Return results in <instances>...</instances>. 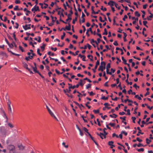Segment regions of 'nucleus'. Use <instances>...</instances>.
Returning <instances> with one entry per match:
<instances>
[{
    "label": "nucleus",
    "instance_id": "4c0bfd02",
    "mask_svg": "<svg viewBox=\"0 0 153 153\" xmlns=\"http://www.w3.org/2000/svg\"><path fill=\"white\" fill-rule=\"evenodd\" d=\"M7 36L8 37V39L12 41H13V39L7 33Z\"/></svg>",
    "mask_w": 153,
    "mask_h": 153
},
{
    "label": "nucleus",
    "instance_id": "680f3d73",
    "mask_svg": "<svg viewBox=\"0 0 153 153\" xmlns=\"http://www.w3.org/2000/svg\"><path fill=\"white\" fill-rule=\"evenodd\" d=\"M90 42L91 44H92L93 43H95V41H94L93 39H92L91 40Z\"/></svg>",
    "mask_w": 153,
    "mask_h": 153
},
{
    "label": "nucleus",
    "instance_id": "bb28decb",
    "mask_svg": "<svg viewBox=\"0 0 153 153\" xmlns=\"http://www.w3.org/2000/svg\"><path fill=\"white\" fill-rule=\"evenodd\" d=\"M62 145L64 146V147L65 148H68V145H65V142H63L62 143Z\"/></svg>",
    "mask_w": 153,
    "mask_h": 153
},
{
    "label": "nucleus",
    "instance_id": "c756f323",
    "mask_svg": "<svg viewBox=\"0 0 153 153\" xmlns=\"http://www.w3.org/2000/svg\"><path fill=\"white\" fill-rule=\"evenodd\" d=\"M121 58H122V60L123 61V63L125 64H127V62H126L127 61L126 59H124V57L123 56H122Z\"/></svg>",
    "mask_w": 153,
    "mask_h": 153
},
{
    "label": "nucleus",
    "instance_id": "c9c22d12",
    "mask_svg": "<svg viewBox=\"0 0 153 153\" xmlns=\"http://www.w3.org/2000/svg\"><path fill=\"white\" fill-rule=\"evenodd\" d=\"M91 84H88L87 85H86V89H88L89 88H91Z\"/></svg>",
    "mask_w": 153,
    "mask_h": 153
},
{
    "label": "nucleus",
    "instance_id": "412c9836",
    "mask_svg": "<svg viewBox=\"0 0 153 153\" xmlns=\"http://www.w3.org/2000/svg\"><path fill=\"white\" fill-rule=\"evenodd\" d=\"M137 129L139 131L138 132V133L137 134V136H139L140 135V134L141 133V130L139 127H137Z\"/></svg>",
    "mask_w": 153,
    "mask_h": 153
},
{
    "label": "nucleus",
    "instance_id": "1a4fd4ad",
    "mask_svg": "<svg viewBox=\"0 0 153 153\" xmlns=\"http://www.w3.org/2000/svg\"><path fill=\"white\" fill-rule=\"evenodd\" d=\"M114 142L113 141H110L108 142V145L110 146V148L112 149L113 147L115 146L113 145Z\"/></svg>",
    "mask_w": 153,
    "mask_h": 153
},
{
    "label": "nucleus",
    "instance_id": "4d7b16f0",
    "mask_svg": "<svg viewBox=\"0 0 153 153\" xmlns=\"http://www.w3.org/2000/svg\"><path fill=\"white\" fill-rule=\"evenodd\" d=\"M19 48L21 51L22 52L25 51L23 49L22 47L21 46H19Z\"/></svg>",
    "mask_w": 153,
    "mask_h": 153
},
{
    "label": "nucleus",
    "instance_id": "0e129e2a",
    "mask_svg": "<svg viewBox=\"0 0 153 153\" xmlns=\"http://www.w3.org/2000/svg\"><path fill=\"white\" fill-rule=\"evenodd\" d=\"M128 18V16L126 15H125L124 16V18H123V20L124 21H125V19H127Z\"/></svg>",
    "mask_w": 153,
    "mask_h": 153
},
{
    "label": "nucleus",
    "instance_id": "39448f33",
    "mask_svg": "<svg viewBox=\"0 0 153 153\" xmlns=\"http://www.w3.org/2000/svg\"><path fill=\"white\" fill-rule=\"evenodd\" d=\"M30 24H28V25H25L24 26H23L22 27L24 29L26 30H27L28 29H30L31 28L30 26Z\"/></svg>",
    "mask_w": 153,
    "mask_h": 153
},
{
    "label": "nucleus",
    "instance_id": "a211bd4d",
    "mask_svg": "<svg viewBox=\"0 0 153 153\" xmlns=\"http://www.w3.org/2000/svg\"><path fill=\"white\" fill-rule=\"evenodd\" d=\"M123 33L124 35V36L123 37L124 41L125 42L127 41V40L126 39V37L127 36V35L126 34V33L124 32H123Z\"/></svg>",
    "mask_w": 153,
    "mask_h": 153
},
{
    "label": "nucleus",
    "instance_id": "09e8293b",
    "mask_svg": "<svg viewBox=\"0 0 153 153\" xmlns=\"http://www.w3.org/2000/svg\"><path fill=\"white\" fill-rule=\"evenodd\" d=\"M100 40L99 38H97V42L95 41V43L98 45L99 43L100 42Z\"/></svg>",
    "mask_w": 153,
    "mask_h": 153
},
{
    "label": "nucleus",
    "instance_id": "a18cd8bd",
    "mask_svg": "<svg viewBox=\"0 0 153 153\" xmlns=\"http://www.w3.org/2000/svg\"><path fill=\"white\" fill-rule=\"evenodd\" d=\"M112 136L113 137H116L117 138H118L119 136L117 135L116 134L114 133L112 134Z\"/></svg>",
    "mask_w": 153,
    "mask_h": 153
},
{
    "label": "nucleus",
    "instance_id": "603ef678",
    "mask_svg": "<svg viewBox=\"0 0 153 153\" xmlns=\"http://www.w3.org/2000/svg\"><path fill=\"white\" fill-rule=\"evenodd\" d=\"M59 85H60L62 88H63L64 87V86L65 85V84L64 82H62L61 83H60L59 84Z\"/></svg>",
    "mask_w": 153,
    "mask_h": 153
},
{
    "label": "nucleus",
    "instance_id": "e433bc0d",
    "mask_svg": "<svg viewBox=\"0 0 153 153\" xmlns=\"http://www.w3.org/2000/svg\"><path fill=\"white\" fill-rule=\"evenodd\" d=\"M14 10H19L20 9L19 8V6L17 5H16L15 6V7L14 8Z\"/></svg>",
    "mask_w": 153,
    "mask_h": 153
},
{
    "label": "nucleus",
    "instance_id": "4be33fe9",
    "mask_svg": "<svg viewBox=\"0 0 153 153\" xmlns=\"http://www.w3.org/2000/svg\"><path fill=\"white\" fill-rule=\"evenodd\" d=\"M50 115H51V116L52 117H53L56 120H57V118L54 115V114H53V113L52 112L50 114Z\"/></svg>",
    "mask_w": 153,
    "mask_h": 153
},
{
    "label": "nucleus",
    "instance_id": "6e6552de",
    "mask_svg": "<svg viewBox=\"0 0 153 153\" xmlns=\"http://www.w3.org/2000/svg\"><path fill=\"white\" fill-rule=\"evenodd\" d=\"M8 149L9 150V151L11 150H13L15 149V146L13 145H10L7 147Z\"/></svg>",
    "mask_w": 153,
    "mask_h": 153
},
{
    "label": "nucleus",
    "instance_id": "052dcab7",
    "mask_svg": "<svg viewBox=\"0 0 153 153\" xmlns=\"http://www.w3.org/2000/svg\"><path fill=\"white\" fill-rule=\"evenodd\" d=\"M51 49L52 50L54 51H56L57 50V48H54L52 47H51Z\"/></svg>",
    "mask_w": 153,
    "mask_h": 153
},
{
    "label": "nucleus",
    "instance_id": "f257e3e1",
    "mask_svg": "<svg viewBox=\"0 0 153 153\" xmlns=\"http://www.w3.org/2000/svg\"><path fill=\"white\" fill-rule=\"evenodd\" d=\"M105 65L106 63L105 62H101L100 63V65L99 67L98 70L99 71H101L102 72L105 68Z\"/></svg>",
    "mask_w": 153,
    "mask_h": 153
},
{
    "label": "nucleus",
    "instance_id": "c85d7f7f",
    "mask_svg": "<svg viewBox=\"0 0 153 153\" xmlns=\"http://www.w3.org/2000/svg\"><path fill=\"white\" fill-rule=\"evenodd\" d=\"M56 0V1L55 3H54L53 2H52L51 3V4L50 5L51 6L53 7L54 4H55L56 5V2H57V0Z\"/></svg>",
    "mask_w": 153,
    "mask_h": 153
},
{
    "label": "nucleus",
    "instance_id": "f3484780",
    "mask_svg": "<svg viewBox=\"0 0 153 153\" xmlns=\"http://www.w3.org/2000/svg\"><path fill=\"white\" fill-rule=\"evenodd\" d=\"M100 65V62L99 60H97V61L96 62V65H95V66L94 67V69L95 70H96L98 67V65Z\"/></svg>",
    "mask_w": 153,
    "mask_h": 153
},
{
    "label": "nucleus",
    "instance_id": "72a5a7b5",
    "mask_svg": "<svg viewBox=\"0 0 153 153\" xmlns=\"http://www.w3.org/2000/svg\"><path fill=\"white\" fill-rule=\"evenodd\" d=\"M135 14L136 16H137L138 17L140 16V15L138 11H136L135 13Z\"/></svg>",
    "mask_w": 153,
    "mask_h": 153
},
{
    "label": "nucleus",
    "instance_id": "f8f14e48",
    "mask_svg": "<svg viewBox=\"0 0 153 153\" xmlns=\"http://www.w3.org/2000/svg\"><path fill=\"white\" fill-rule=\"evenodd\" d=\"M85 82L84 80H82V79L80 80V82H79V85L81 86H82L85 84Z\"/></svg>",
    "mask_w": 153,
    "mask_h": 153
},
{
    "label": "nucleus",
    "instance_id": "864d4df0",
    "mask_svg": "<svg viewBox=\"0 0 153 153\" xmlns=\"http://www.w3.org/2000/svg\"><path fill=\"white\" fill-rule=\"evenodd\" d=\"M138 18H136L134 19V20L133 22H132L133 24H135L136 23V21H138Z\"/></svg>",
    "mask_w": 153,
    "mask_h": 153
},
{
    "label": "nucleus",
    "instance_id": "e2e57ef3",
    "mask_svg": "<svg viewBox=\"0 0 153 153\" xmlns=\"http://www.w3.org/2000/svg\"><path fill=\"white\" fill-rule=\"evenodd\" d=\"M13 43H12V42L11 43V44H10V46H9V47L10 48H13Z\"/></svg>",
    "mask_w": 153,
    "mask_h": 153
},
{
    "label": "nucleus",
    "instance_id": "423d86ee",
    "mask_svg": "<svg viewBox=\"0 0 153 153\" xmlns=\"http://www.w3.org/2000/svg\"><path fill=\"white\" fill-rule=\"evenodd\" d=\"M68 85L69 86V88H72L73 89H74L75 88H78L79 86V85L78 84L76 85H74L73 86H72L71 84L69 83H68Z\"/></svg>",
    "mask_w": 153,
    "mask_h": 153
},
{
    "label": "nucleus",
    "instance_id": "f03ea898",
    "mask_svg": "<svg viewBox=\"0 0 153 153\" xmlns=\"http://www.w3.org/2000/svg\"><path fill=\"white\" fill-rule=\"evenodd\" d=\"M0 131L1 133L3 135L6 136V129L3 126L0 127Z\"/></svg>",
    "mask_w": 153,
    "mask_h": 153
},
{
    "label": "nucleus",
    "instance_id": "c03bdc74",
    "mask_svg": "<svg viewBox=\"0 0 153 153\" xmlns=\"http://www.w3.org/2000/svg\"><path fill=\"white\" fill-rule=\"evenodd\" d=\"M143 25L147 27H148V26L146 25V24L147 23V21H143Z\"/></svg>",
    "mask_w": 153,
    "mask_h": 153
},
{
    "label": "nucleus",
    "instance_id": "8fccbe9b",
    "mask_svg": "<svg viewBox=\"0 0 153 153\" xmlns=\"http://www.w3.org/2000/svg\"><path fill=\"white\" fill-rule=\"evenodd\" d=\"M121 133L122 134H124L126 136L127 135V132H125V131H122L121 132Z\"/></svg>",
    "mask_w": 153,
    "mask_h": 153
},
{
    "label": "nucleus",
    "instance_id": "9d476101",
    "mask_svg": "<svg viewBox=\"0 0 153 153\" xmlns=\"http://www.w3.org/2000/svg\"><path fill=\"white\" fill-rule=\"evenodd\" d=\"M68 26L67 25L66 26L65 28L64 29V30H71V26L70 24L69 23H68Z\"/></svg>",
    "mask_w": 153,
    "mask_h": 153
},
{
    "label": "nucleus",
    "instance_id": "f704fd0d",
    "mask_svg": "<svg viewBox=\"0 0 153 153\" xmlns=\"http://www.w3.org/2000/svg\"><path fill=\"white\" fill-rule=\"evenodd\" d=\"M146 143L147 144H149L151 142V140H149L148 138H147L146 139Z\"/></svg>",
    "mask_w": 153,
    "mask_h": 153
},
{
    "label": "nucleus",
    "instance_id": "49530a36",
    "mask_svg": "<svg viewBox=\"0 0 153 153\" xmlns=\"http://www.w3.org/2000/svg\"><path fill=\"white\" fill-rule=\"evenodd\" d=\"M77 17H75V18L72 21V23L73 24H75V22H76L77 20Z\"/></svg>",
    "mask_w": 153,
    "mask_h": 153
},
{
    "label": "nucleus",
    "instance_id": "dca6fc26",
    "mask_svg": "<svg viewBox=\"0 0 153 153\" xmlns=\"http://www.w3.org/2000/svg\"><path fill=\"white\" fill-rule=\"evenodd\" d=\"M97 135L100 136V138L102 139H103V136H104V135L103 133L100 132V134H99L98 133H97Z\"/></svg>",
    "mask_w": 153,
    "mask_h": 153
},
{
    "label": "nucleus",
    "instance_id": "6e6d98bb",
    "mask_svg": "<svg viewBox=\"0 0 153 153\" xmlns=\"http://www.w3.org/2000/svg\"><path fill=\"white\" fill-rule=\"evenodd\" d=\"M35 11H40V10L39 9V7L38 6H36V7L35 8Z\"/></svg>",
    "mask_w": 153,
    "mask_h": 153
},
{
    "label": "nucleus",
    "instance_id": "0eeeda50",
    "mask_svg": "<svg viewBox=\"0 0 153 153\" xmlns=\"http://www.w3.org/2000/svg\"><path fill=\"white\" fill-rule=\"evenodd\" d=\"M10 101L9 100H8V102H7V105L8 106V110L11 113H12V110L10 106Z\"/></svg>",
    "mask_w": 153,
    "mask_h": 153
},
{
    "label": "nucleus",
    "instance_id": "473e14b6",
    "mask_svg": "<svg viewBox=\"0 0 153 153\" xmlns=\"http://www.w3.org/2000/svg\"><path fill=\"white\" fill-rule=\"evenodd\" d=\"M46 108H47L49 113V114H50L52 112L50 110V109L47 106V105L46 104Z\"/></svg>",
    "mask_w": 153,
    "mask_h": 153
},
{
    "label": "nucleus",
    "instance_id": "2eb2a0df",
    "mask_svg": "<svg viewBox=\"0 0 153 153\" xmlns=\"http://www.w3.org/2000/svg\"><path fill=\"white\" fill-rule=\"evenodd\" d=\"M88 135L90 136V137L91 138V139L94 141V142L95 143V144L97 146H98V143L94 140V138L91 136V135L90 133H88Z\"/></svg>",
    "mask_w": 153,
    "mask_h": 153
},
{
    "label": "nucleus",
    "instance_id": "aec40b11",
    "mask_svg": "<svg viewBox=\"0 0 153 153\" xmlns=\"http://www.w3.org/2000/svg\"><path fill=\"white\" fill-rule=\"evenodd\" d=\"M18 147L19 148L20 150H23L25 147L23 146L22 145H18Z\"/></svg>",
    "mask_w": 153,
    "mask_h": 153
},
{
    "label": "nucleus",
    "instance_id": "13d9d810",
    "mask_svg": "<svg viewBox=\"0 0 153 153\" xmlns=\"http://www.w3.org/2000/svg\"><path fill=\"white\" fill-rule=\"evenodd\" d=\"M78 10L79 12L81 11V9L80 8V5L79 4H78Z\"/></svg>",
    "mask_w": 153,
    "mask_h": 153
},
{
    "label": "nucleus",
    "instance_id": "69168bd1",
    "mask_svg": "<svg viewBox=\"0 0 153 153\" xmlns=\"http://www.w3.org/2000/svg\"><path fill=\"white\" fill-rule=\"evenodd\" d=\"M108 125L111 126V127H113L115 125V124L114 123H110Z\"/></svg>",
    "mask_w": 153,
    "mask_h": 153
},
{
    "label": "nucleus",
    "instance_id": "58836bf2",
    "mask_svg": "<svg viewBox=\"0 0 153 153\" xmlns=\"http://www.w3.org/2000/svg\"><path fill=\"white\" fill-rule=\"evenodd\" d=\"M83 130L86 132L88 135V133H89L88 132V130L87 128H86L85 127H84L83 128Z\"/></svg>",
    "mask_w": 153,
    "mask_h": 153
},
{
    "label": "nucleus",
    "instance_id": "774afa93",
    "mask_svg": "<svg viewBox=\"0 0 153 153\" xmlns=\"http://www.w3.org/2000/svg\"><path fill=\"white\" fill-rule=\"evenodd\" d=\"M10 153H16L15 151V149L13 150H11L9 151Z\"/></svg>",
    "mask_w": 153,
    "mask_h": 153
},
{
    "label": "nucleus",
    "instance_id": "cd10ccee",
    "mask_svg": "<svg viewBox=\"0 0 153 153\" xmlns=\"http://www.w3.org/2000/svg\"><path fill=\"white\" fill-rule=\"evenodd\" d=\"M78 129L79 131V134H80V135H81V136H83V135H84V134H83V132L81 130L79 127H78Z\"/></svg>",
    "mask_w": 153,
    "mask_h": 153
},
{
    "label": "nucleus",
    "instance_id": "6ab92c4d",
    "mask_svg": "<svg viewBox=\"0 0 153 153\" xmlns=\"http://www.w3.org/2000/svg\"><path fill=\"white\" fill-rule=\"evenodd\" d=\"M2 112L3 113V116L5 117L6 119L7 120H8V118L7 117L6 115V114L4 112V111L3 110H2Z\"/></svg>",
    "mask_w": 153,
    "mask_h": 153
},
{
    "label": "nucleus",
    "instance_id": "37998d69",
    "mask_svg": "<svg viewBox=\"0 0 153 153\" xmlns=\"http://www.w3.org/2000/svg\"><path fill=\"white\" fill-rule=\"evenodd\" d=\"M40 49L39 48H38L37 50V53L38 54L39 56H41L42 55V54L40 53Z\"/></svg>",
    "mask_w": 153,
    "mask_h": 153
},
{
    "label": "nucleus",
    "instance_id": "a19ab883",
    "mask_svg": "<svg viewBox=\"0 0 153 153\" xmlns=\"http://www.w3.org/2000/svg\"><path fill=\"white\" fill-rule=\"evenodd\" d=\"M131 119L132 120L133 122L134 123H135V120L136 119V118L135 117H131Z\"/></svg>",
    "mask_w": 153,
    "mask_h": 153
},
{
    "label": "nucleus",
    "instance_id": "9b49d317",
    "mask_svg": "<svg viewBox=\"0 0 153 153\" xmlns=\"http://www.w3.org/2000/svg\"><path fill=\"white\" fill-rule=\"evenodd\" d=\"M90 31L91 33H93V32L92 30L91 27H90L87 30L86 34H87L88 37H89L90 36L89 34L88 33V32Z\"/></svg>",
    "mask_w": 153,
    "mask_h": 153
},
{
    "label": "nucleus",
    "instance_id": "bf43d9fd",
    "mask_svg": "<svg viewBox=\"0 0 153 153\" xmlns=\"http://www.w3.org/2000/svg\"><path fill=\"white\" fill-rule=\"evenodd\" d=\"M133 86L134 87L136 88V89H137V88H139V86H137L136 83H135L133 85Z\"/></svg>",
    "mask_w": 153,
    "mask_h": 153
},
{
    "label": "nucleus",
    "instance_id": "79ce46f5",
    "mask_svg": "<svg viewBox=\"0 0 153 153\" xmlns=\"http://www.w3.org/2000/svg\"><path fill=\"white\" fill-rule=\"evenodd\" d=\"M137 150L139 152H140L141 151L143 152L144 150V149L143 148H141L140 149H137Z\"/></svg>",
    "mask_w": 153,
    "mask_h": 153
},
{
    "label": "nucleus",
    "instance_id": "393cba45",
    "mask_svg": "<svg viewBox=\"0 0 153 153\" xmlns=\"http://www.w3.org/2000/svg\"><path fill=\"white\" fill-rule=\"evenodd\" d=\"M109 116L112 118H116L117 116V115L115 114H113L112 115H110Z\"/></svg>",
    "mask_w": 153,
    "mask_h": 153
},
{
    "label": "nucleus",
    "instance_id": "5fc2aeb1",
    "mask_svg": "<svg viewBox=\"0 0 153 153\" xmlns=\"http://www.w3.org/2000/svg\"><path fill=\"white\" fill-rule=\"evenodd\" d=\"M65 35V32H63V35L61 36V39H64Z\"/></svg>",
    "mask_w": 153,
    "mask_h": 153
},
{
    "label": "nucleus",
    "instance_id": "20e7f679",
    "mask_svg": "<svg viewBox=\"0 0 153 153\" xmlns=\"http://www.w3.org/2000/svg\"><path fill=\"white\" fill-rule=\"evenodd\" d=\"M111 67V64L110 63H108L107 65H106V73L107 74H110V75H111L112 74V73L111 72H109V68H110Z\"/></svg>",
    "mask_w": 153,
    "mask_h": 153
},
{
    "label": "nucleus",
    "instance_id": "338daca9",
    "mask_svg": "<svg viewBox=\"0 0 153 153\" xmlns=\"http://www.w3.org/2000/svg\"><path fill=\"white\" fill-rule=\"evenodd\" d=\"M20 3V1L19 0H15V3L16 4H19Z\"/></svg>",
    "mask_w": 153,
    "mask_h": 153
},
{
    "label": "nucleus",
    "instance_id": "7c9ffc66",
    "mask_svg": "<svg viewBox=\"0 0 153 153\" xmlns=\"http://www.w3.org/2000/svg\"><path fill=\"white\" fill-rule=\"evenodd\" d=\"M104 32L103 33V35H107L108 34V32L107 30V29L106 28H105L104 29Z\"/></svg>",
    "mask_w": 153,
    "mask_h": 153
},
{
    "label": "nucleus",
    "instance_id": "3c124183",
    "mask_svg": "<svg viewBox=\"0 0 153 153\" xmlns=\"http://www.w3.org/2000/svg\"><path fill=\"white\" fill-rule=\"evenodd\" d=\"M101 98L102 100H107L108 99V97H105V96H103Z\"/></svg>",
    "mask_w": 153,
    "mask_h": 153
},
{
    "label": "nucleus",
    "instance_id": "ea45409f",
    "mask_svg": "<svg viewBox=\"0 0 153 153\" xmlns=\"http://www.w3.org/2000/svg\"><path fill=\"white\" fill-rule=\"evenodd\" d=\"M103 6H101V7L100 8V9L101 10H103V11H106L107 10V9L105 7H104V8H103Z\"/></svg>",
    "mask_w": 153,
    "mask_h": 153
},
{
    "label": "nucleus",
    "instance_id": "ddd939ff",
    "mask_svg": "<svg viewBox=\"0 0 153 153\" xmlns=\"http://www.w3.org/2000/svg\"><path fill=\"white\" fill-rule=\"evenodd\" d=\"M31 67L33 68V71L35 73H37L38 74L39 73V71H38L37 70V67H33V66H31Z\"/></svg>",
    "mask_w": 153,
    "mask_h": 153
},
{
    "label": "nucleus",
    "instance_id": "2f4dec72",
    "mask_svg": "<svg viewBox=\"0 0 153 153\" xmlns=\"http://www.w3.org/2000/svg\"><path fill=\"white\" fill-rule=\"evenodd\" d=\"M90 102H88L85 104V105L86 107H87L88 109H90L91 108V106H90L88 105V104H89Z\"/></svg>",
    "mask_w": 153,
    "mask_h": 153
},
{
    "label": "nucleus",
    "instance_id": "5701e85b",
    "mask_svg": "<svg viewBox=\"0 0 153 153\" xmlns=\"http://www.w3.org/2000/svg\"><path fill=\"white\" fill-rule=\"evenodd\" d=\"M107 129L106 128H105L103 129V132H104V138H106L105 136L108 134V133L106 132L105 130H106Z\"/></svg>",
    "mask_w": 153,
    "mask_h": 153
},
{
    "label": "nucleus",
    "instance_id": "b1692460",
    "mask_svg": "<svg viewBox=\"0 0 153 153\" xmlns=\"http://www.w3.org/2000/svg\"><path fill=\"white\" fill-rule=\"evenodd\" d=\"M46 46V45L44 44H43L42 46H40V48L42 49V51H43L45 49V47Z\"/></svg>",
    "mask_w": 153,
    "mask_h": 153
},
{
    "label": "nucleus",
    "instance_id": "de8ad7c7",
    "mask_svg": "<svg viewBox=\"0 0 153 153\" xmlns=\"http://www.w3.org/2000/svg\"><path fill=\"white\" fill-rule=\"evenodd\" d=\"M93 111L95 114H98L99 113V110H93Z\"/></svg>",
    "mask_w": 153,
    "mask_h": 153
},
{
    "label": "nucleus",
    "instance_id": "4468645a",
    "mask_svg": "<svg viewBox=\"0 0 153 153\" xmlns=\"http://www.w3.org/2000/svg\"><path fill=\"white\" fill-rule=\"evenodd\" d=\"M22 63L23 65V67L24 68L28 70L29 68L27 67V65L24 62H22Z\"/></svg>",
    "mask_w": 153,
    "mask_h": 153
},
{
    "label": "nucleus",
    "instance_id": "7ed1b4c3",
    "mask_svg": "<svg viewBox=\"0 0 153 153\" xmlns=\"http://www.w3.org/2000/svg\"><path fill=\"white\" fill-rule=\"evenodd\" d=\"M108 5L111 6V7H112L114 5L116 7H117V6L118 5V4L114 2V1H110L108 3Z\"/></svg>",
    "mask_w": 153,
    "mask_h": 153
},
{
    "label": "nucleus",
    "instance_id": "a878e982",
    "mask_svg": "<svg viewBox=\"0 0 153 153\" xmlns=\"http://www.w3.org/2000/svg\"><path fill=\"white\" fill-rule=\"evenodd\" d=\"M31 54L32 55L29 56V59H32L33 58V56H36V55L33 53H31Z\"/></svg>",
    "mask_w": 153,
    "mask_h": 153
}]
</instances>
